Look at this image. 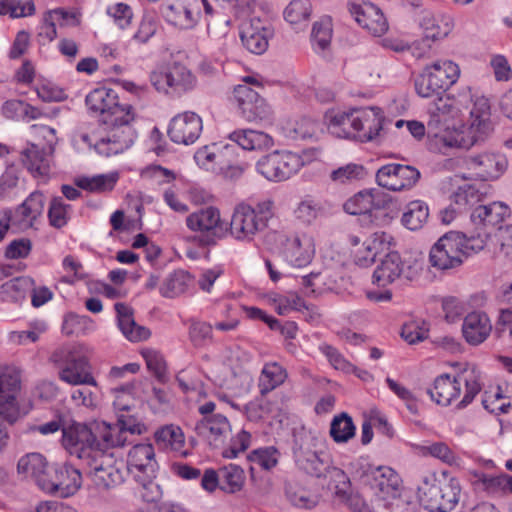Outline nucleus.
<instances>
[{"mask_svg":"<svg viewBox=\"0 0 512 512\" xmlns=\"http://www.w3.org/2000/svg\"><path fill=\"white\" fill-rule=\"evenodd\" d=\"M461 493L460 482L448 471L439 475H425L418 486V497L421 504L431 512H450L459 502Z\"/></svg>","mask_w":512,"mask_h":512,"instance_id":"6e6552de","label":"nucleus"},{"mask_svg":"<svg viewBox=\"0 0 512 512\" xmlns=\"http://www.w3.org/2000/svg\"><path fill=\"white\" fill-rule=\"evenodd\" d=\"M52 153L41 142L31 143L21 152V161L35 177H44L50 172Z\"/></svg>","mask_w":512,"mask_h":512,"instance_id":"72a5a7b5","label":"nucleus"},{"mask_svg":"<svg viewBox=\"0 0 512 512\" xmlns=\"http://www.w3.org/2000/svg\"><path fill=\"white\" fill-rule=\"evenodd\" d=\"M31 2L23 3L20 0H0V14H9L13 18L30 16L34 13Z\"/></svg>","mask_w":512,"mask_h":512,"instance_id":"e2e57ef3","label":"nucleus"},{"mask_svg":"<svg viewBox=\"0 0 512 512\" xmlns=\"http://www.w3.org/2000/svg\"><path fill=\"white\" fill-rule=\"evenodd\" d=\"M220 157V146L216 143L199 148L194 155L196 163L206 170H214L220 164Z\"/></svg>","mask_w":512,"mask_h":512,"instance_id":"4d7b16f0","label":"nucleus"},{"mask_svg":"<svg viewBox=\"0 0 512 512\" xmlns=\"http://www.w3.org/2000/svg\"><path fill=\"white\" fill-rule=\"evenodd\" d=\"M420 178V172L413 166L391 163L382 166L376 173L379 186L391 191L409 190Z\"/></svg>","mask_w":512,"mask_h":512,"instance_id":"aec40b11","label":"nucleus"},{"mask_svg":"<svg viewBox=\"0 0 512 512\" xmlns=\"http://www.w3.org/2000/svg\"><path fill=\"white\" fill-rule=\"evenodd\" d=\"M429 218L428 205L421 200L409 202L403 212L401 223L411 231L421 229Z\"/></svg>","mask_w":512,"mask_h":512,"instance_id":"a19ab883","label":"nucleus"},{"mask_svg":"<svg viewBox=\"0 0 512 512\" xmlns=\"http://www.w3.org/2000/svg\"><path fill=\"white\" fill-rule=\"evenodd\" d=\"M383 193L376 189L363 190L349 198L343 205L344 211L351 215L370 213L384 206Z\"/></svg>","mask_w":512,"mask_h":512,"instance_id":"c9c22d12","label":"nucleus"},{"mask_svg":"<svg viewBox=\"0 0 512 512\" xmlns=\"http://www.w3.org/2000/svg\"><path fill=\"white\" fill-rule=\"evenodd\" d=\"M480 200L478 191L470 185L459 187V189L452 195V203L461 212L468 207L475 205Z\"/></svg>","mask_w":512,"mask_h":512,"instance_id":"0e129e2a","label":"nucleus"},{"mask_svg":"<svg viewBox=\"0 0 512 512\" xmlns=\"http://www.w3.org/2000/svg\"><path fill=\"white\" fill-rule=\"evenodd\" d=\"M304 165L297 153L275 150L261 156L255 163L256 172L271 182H282L297 174Z\"/></svg>","mask_w":512,"mask_h":512,"instance_id":"ddd939ff","label":"nucleus"},{"mask_svg":"<svg viewBox=\"0 0 512 512\" xmlns=\"http://www.w3.org/2000/svg\"><path fill=\"white\" fill-rule=\"evenodd\" d=\"M43 492L59 497L74 495L82 485V474L79 469L66 462L52 466L46 482L43 481Z\"/></svg>","mask_w":512,"mask_h":512,"instance_id":"dca6fc26","label":"nucleus"},{"mask_svg":"<svg viewBox=\"0 0 512 512\" xmlns=\"http://www.w3.org/2000/svg\"><path fill=\"white\" fill-rule=\"evenodd\" d=\"M293 457L297 467L317 478L327 477L331 456L326 451V439L320 433L301 430L294 436Z\"/></svg>","mask_w":512,"mask_h":512,"instance_id":"1a4fd4ad","label":"nucleus"},{"mask_svg":"<svg viewBox=\"0 0 512 512\" xmlns=\"http://www.w3.org/2000/svg\"><path fill=\"white\" fill-rule=\"evenodd\" d=\"M310 0H292L284 10V18L291 25L306 24L311 16Z\"/></svg>","mask_w":512,"mask_h":512,"instance_id":"864d4df0","label":"nucleus"},{"mask_svg":"<svg viewBox=\"0 0 512 512\" xmlns=\"http://www.w3.org/2000/svg\"><path fill=\"white\" fill-rule=\"evenodd\" d=\"M287 378L286 370L278 363L272 362L264 365L259 377L261 394H266L280 386Z\"/></svg>","mask_w":512,"mask_h":512,"instance_id":"79ce46f5","label":"nucleus"},{"mask_svg":"<svg viewBox=\"0 0 512 512\" xmlns=\"http://www.w3.org/2000/svg\"><path fill=\"white\" fill-rule=\"evenodd\" d=\"M278 455V450L271 446L254 450L249 459L261 468L269 470L277 464Z\"/></svg>","mask_w":512,"mask_h":512,"instance_id":"774afa93","label":"nucleus"},{"mask_svg":"<svg viewBox=\"0 0 512 512\" xmlns=\"http://www.w3.org/2000/svg\"><path fill=\"white\" fill-rule=\"evenodd\" d=\"M421 452L425 456L434 457L441 462L462 469L464 467L463 459L458 456L445 442H433L422 446Z\"/></svg>","mask_w":512,"mask_h":512,"instance_id":"37998d69","label":"nucleus"},{"mask_svg":"<svg viewBox=\"0 0 512 512\" xmlns=\"http://www.w3.org/2000/svg\"><path fill=\"white\" fill-rule=\"evenodd\" d=\"M417 273L416 267L405 263L397 252H391L376 267L372 278L374 284L385 287L401 277L412 280Z\"/></svg>","mask_w":512,"mask_h":512,"instance_id":"4be33fe9","label":"nucleus"},{"mask_svg":"<svg viewBox=\"0 0 512 512\" xmlns=\"http://www.w3.org/2000/svg\"><path fill=\"white\" fill-rule=\"evenodd\" d=\"M468 480L476 492L492 498L505 496V474L491 475L479 470H469Z\"/></svg>","mask_w":512,"mask_h":512,"instance_id":"f704fd0d","label":"nucleus"},{"mask_svg":"<svg viewBox=\"0 0 512 512\" xmlns=\"http://www.w3.org/2000/svg\"><path fill=\"white\" fill-rule=\"evenodd\" d=\"M202 130V118L195 112L185 111L171 119L167 133L172 142L191 145L199 139Z\"/></svg>","mask_w":512,"mask_h":512,"instance_id":"5701e85b","label":"nucleus"},{"mask_svg":"<svg viewBox=\"0 0 512 512\" xmlns=\"http://www.w3.org/2000/svg\"><path fill=\"white\" fill-rule=\"evenodd\" d=\"M86 106L101 116V121L109 130L95 145V151L102 156L111 157L129 149L136 138L135 130L130 126L134 119L132 106L121 104L115 90L108 87L95 88L85 99Z\"/></svg>","mask_w":512,"mask_h":512,"instance_id":"f03ea898","label":"nucleus"},{"mask_svg":"<svg viewBox=\"0 0 512 512\" xmlns=\"http://www.w3.org/2000/svg\"><path fill=\"white\" fill-rule=\"evenodd\" d=\"M460 77L458 64L450 59H438L426 65L415 79L416 93L422 98H431L454 85Z\"/></svg>","mask_w":512,"mask_h":512,"instance_id":"f8f14e48","label":"nucleus"},{"mask_svg":"<svg viewBox=\"0 0 512 512\" xmlns=\"http://www.w3.org/2000/svg\"><path fill=\"white\" fill-rule=\"evenodd\" d=\"M154 437L160 448L174 451L184 457L188 455V452L183 449L185 437L180 427L175 425L163 426L155 432Z\"/></svg>","mask_w":512,"mask_h":512,"instance_id":"ea45409f","label":"nucleus"},{"mask_svg":"<svg viewBox=\"0 0 512 512\" xmlns=\"http://www.w3.org/2000/svg\"><path fill=\"white\" fill-rule=\"evenodd\" d=\"M108 427L117 431V438H119L120 443H115L111 448H122L130 443L128 440V433L132 435H140L145 431L144 424L140 422H136L133 418L126 419L124 415H120L118 417L116 424H109Z\"/></svg>","mask_w":512,"mask_h":512,"instance_id":"49530a36","label":"nucleus"},{"mask_svg":"<svg viewBox=\"0 0 512 512\" xmlns=\"http://www.w3.org/2000/svg\"><path fill=\"white\" fill-rule=\"evenodd\" d=\"M354 109L350 111L326 112L325 121L330 134L337 138H355V125L353 123Z\"/></svg>","mask_w":512,"mask_h":512,"instance_id":"4c0bfd02","label":"nucleus"},{"mask_svg":"<svg viewBox=\"0 0 512 512\" xmlns=\"http://www.w3.org/2000/svg\"><path fill=\"white\" fill-rule=\"evenodd\" d=\"M221 480V490L226 493H236L244 485L245 474L242 468L230 464L219 470Z\"/></svg>","mask_w":512,"mask_h":512,"instance_id":"8fccbe9b","label":"nucleus"},{"mask_svg":"<svg viewBox=\"0 0 512 512\" xmlns=\"http://www.w3.org/2000/svg\"><path fill=\"white\" fill-rule=\"evenodd\" d=\"M186 226L212 242L227 236L226 223L221 218L220 210L213 206L204 207L189 214L186 218Z\"/></svg>","mask_w":512,"mask_h":512,"instance_id":"f3484780","label":"nucleus"},{"mask_svg":"<svg viewBox=\"0 0 512 512\" xmlns=\"http://www.w3.org/2000/svg\"><path fill=\"white\" fill-rule=\"evenodd\" d=\"M87 349L83 345L63 346L56 349L50 360L58 367V378L71 386L91 385L98 388Z\"/></svg>","mask_w":512,"mask_h":512,"instance_id":"9d476101","label":"nucleus"},{"mask_svg":"<svg viewBox=\"0 0 512 512\" xmlns=\"http://www.w3.org/2000/svg\"><path fill=\"white\" fill-rule=\"evenodd\" d=\"M268 241L273 243V249L293 267L309 265L316 253L314 237L305 232L274 231L268 235Z\"/></svg>","mask_w":512,"mask_h":512,"instance_id":"9b49d317","label":"nucleus"},{"mask_svg":"<svg viewBox=\"0 0 512 512\" xmlns=\"http://www.w3.org/2000/svg\"><path fill=\"white\" fill-rule=\"evenodd\" d=\"M20 391V377L11 370L0 371V417L8 423L16 422L20 416L17 396Z\"/></svg>","mask_w":512,"mask_h":512,"instance_id":"412c9836","label":"nucleus"},{"mask_svg":"<svg viewBox=\"0 0 512 512\" xmlns=\"http://www.w3.org/2000/svg\"><path fill=\"white\" fill-rule=\"evenodd\" d=\"M350 473L355 481L368 487L379 507L389 512H409L410 502L402 495V479L389 466H374L366 458L351 462Z\"/></svg>","mask_w":512,"mask_h":512,"instance_id":"7ed1b4c3","label":"nucleus"},{"mask_svg":"<svg viewBox=\"0 0 512 512\" xmlns=\"http://www.w3.org/2000/svg\"><path fill=\"white\" fill-rule=\"evenodd\" d=\"M320 351L336 370H340L344 373L357 371V367L352 365L336 348L330 345H322L320 346Z\"/></svg>","mask_w":512,"mask_h":512,"instance_id":"338daca9","label":"nucleus"},{"mask_svg":"<svg viewBox=\"0 0 512 512\" xmlns=\"http://www.w3.org/2000/svg\"><path fill=\"white\" fill-rule=\"evenodd\" d=\"M201 7L206 15H212L214 9L208 0H185L183 3L168 5L163 10L165 20L179 29L194 28L200 17Z\"/></svg>","mask_w":512,"mask_h":512,"instance_id":"a211bd4d","label":"nucleus"},{"mask_svg":"<svg viewBox=\"0 0 512 512\" xmlns=\"http://www.w3.org/2000/svg\"><path fill=\"white\" fill-rule=\"evenodd\" d=\"M127 469L133 477L137 474L152 475L157 473L158 463L155 459L154 447L150 443L134 445L127 456Z\"/></svg>","mask_w":512,"mask_h":512,"instance_id":"7c9ffc66","label":"nucleus"},{"mask_svg":"<svg viewBox=\"0 0 512 512\" xmlns=\"http://www.w3.org/2000/svg\"><path fill=\"white\" fill-rule=\"evenodd\" d=\"M482 404L486 410L494 414L507 413L511 407V399L504 397L498 389L494 393H486L482 399Z\"/></svg>","mask_w":512,"mask_h":512,"instance_id":"69168bd1","label":"nucleus"},{"mask_svg":"<svg viewBox=\"0 0 512 512\" xmlns=\"http://www.w3.org/2000/svg\"><path fill=\"white\" fill-rule=\"evenodd\" d=\"M117 436V431L109 428L104 421H71L63 427L61 445L67 454L82 464L93 463L103 449L120 443Z\"/></svg>","mask_w":512,"mask_h":512,"instance_id":"20e7f679","label":"nucleus"},{"mask_svg":"<svg viewBox=\"0 0 512 512\" xmlns=\"http://www.w3.org/2000/svg\"><path fill=\"white\" fill-rule=\"evenodd\" d=\"M34 281L30 277H16L1 286L2 292L7 294L14 300H19L25 297L27 291L32 289Z\"/></svg>","mask_w":512,"mask_h":512,"instance_id":"bf43d9fd","label":"nucleus"},{"mask_svg":"<svg viewBox=\"0 0 512 512\" xmlns=\"http://www.w3.org/2000/svg\"><path fill=\"white\" fill-rule=\"evenodd\" d=\"M274 203L264 200L251 206L247 203L237 204L226 223L227 236L242 243H251L264 232L274 216Z\"/></svg>","mask_w":512,"mask_h":512,"instance_id":"0eeeda50","label":"nucleus"},{"mask_svg":"<svg viewBox=\"0 0 512 512\" xmlns=\"http://www.w3.org/2000/svg\"><path fill=\"white\" fill-rule=\"evenodd\" d=\"M194 430L209 446L221 448L231 434V425L224 415L216 413L203 417L196 423Z\"/></svg>","mask_w":512,"mask_h":512,"instance_id":"a878e982","label":"nucleus"},{"mask_svg":"<svg viewBox=\"0 0 512 512\" xmlns=\"http://www.w3.org/2000/svg\"><path fill=\"white\" fill-rule=\"evenodd\" d=\"M91 385L78 386L70 393V399L73 404L77 407H85L90 410H94L98 406L97 395L89 389Z\"/></svg>","mask_w":512,"mask_h":512,"instance_id":"680f3d73","label":"nucleus"},{"mask_svg":"<svg viewBox=\"0 0 512 512\" xmlns=\"http://www.w3.org/2000/svg\"><path fill=\"white\" fill-rule=\"evenodd\" d=\"M119 179L118 172L99 174L93 177H81L77 179L76 184L79 188L90 192L111 191Z\"/></svg>","mask_w":512,"mask_h":512,"instance_id":"a18cd8bd","label":"nucleus"},{"mask_svg":"<svg viewBox=\"0 0 512 512\" xmlns=\"http://www.w3.org/2000/svg\"><path fill=\"white\" fill-rule=\"evenodd\" d=\"M425 39L437 41L446 38L454 28L450 15L423 11L419 20Z\"/></svg>","mask_w":512,"mask_h":512,"instance_id":"473e14b6","label":"nucleus"},{"mask_svg":"<svg viewBox=\"0 0 512 512\" xmlns=\"http://www.w3.org/2000/svg\"><path fill=\"white\" fill-rule=\"evenodd\" d=\"M51 468L46 458L37 452L22 456L17 464L18 473L33 480L42 491L43 481H47Z\"/></svg>","mask_w":512,"mask_h":512,"instance_id":"2f4dec72","label":"nucleus"},{"mask_svg":"<svg viewBox=\"0 0 512 512\" xmlns=\"http://www.w3.org/2000/svg\"><path fill=\"white\" fill-rule=\"evenodd\" d=\"M464 166L470 171L471 177L496 180L507 170L508 160L502 153L485 151L466 157Z\"/></svg>","mask_w":512,"mask_h":512,"instance_id":"6ab92c4d","label":"nucleus"},{"mask_svg":"<svg viewBox=\"0 0 512 512\" xmlns=\"http://www.w3.org/2000/svg\"><path fill=\"white\" fill-rule=\"evenodd\" d=\"M188 332L191 343L197 348L206 347L213 342V327L207 322L191 320Z\"/></svg>","mask_w":512,"mask_h":512,"instance_id":"5fc2aeb1","label":"nucleus"},{"mask_svg":"<svg viewBox=\"0 0 512 512\" xmlns=\"http://www.w3.org/2000/svg\"><path fill=\"white\" fill-rule=\"evenodd\" d=\"M233 100L239 115L248 122L270 121L274 112L267 101L246 84L234 87Z\"/></svg>","mask_w":512,"mask_h":512,"instance_id":"2eb2a0df","label":"nucleus"},{"mask_svg":"<svg viewBox=\"0 0 512 512\" xmlns=\"http://www.w3.org/2000/svg\"><path fill=\"white\" fill-rule=\"evenodd\" d=\"M70 205L65 204L61 197H54L48 209V218L51 226L64 227L69 219Z\"/></svg>","mask_w":512,"mask_h":512,"instance_id":"13d9d810","label":"nucleus"},{"mask_svg":"<svg viewBox=\"0 0 512 512\" xmlns=\"http://www.w3.org/2000/svg\"><path fill=\"white\" fill-rule=\"evenodd\" d=\"M384 120L383 111L379 107L354 109L355 138L362 142L373 141L383 129Z\"/></svg>","mask_w":512,"mask_h":512,"instance_id":"bb28decb","label":"nucleus"},{"mask_svg":"<svg viewBox=\"0 0 512 512\" xmlns=\"http://www.w3.org/2000/svg\"><path fill=\"white\" fill-rule=\"evenodd\" d=\"M114 448L103 449L93 463L85 465L90 469L92 482L100 489H110L124 482L123 463L114 455Z\"/></svg>","mask_w":512,"mask_h":512,"instance_id":"4468645a","label":"nucleus"},{"mask_svg":"<svg viewBox=\"0 0 512 512\" xmlns=\"http://www.w3.org/2000/svg\"><path fill=\"white\" fill-rule=\"evenodd\" d=\"M481 371L473 364H465L456 374L443 373L437 376L427 394L437 405L447 407L458 400L465 391L462 399L457 403V408L468 406L481 391Z\"/></svg>","mask_w":512,"mask_h":512,"instance_id":"39448f33","label":"nucleus"},{"mask_svg":"<svg viewBox=\"0 0 512 512\" xmlns=\"http://www.w3.org/2000/svg\"><path fill=\"white\" fill-rule=\"evenodd\" d=\"M461 331L463 338L469 345L478 346L490 336L492 323L485 312L473 311L463 319Z\"/></svg>","mask_w":512,"mask_h":512,"instance_id":"c756f323","label":"nucleus"},{"mask_svg":"<svg viewBox=\"0 0 512 512\" xmlns=\"http://www.w3.org/2000/svg\"><path fill=\"white\" fill-rule=\"evenodd\" d=\"M273 30L265 21L251 18L242 23L240 38L243 46L251 53L261 55L268 49Z\"/></svg>","mask_w":512,"mask_h":512,"instance_id":"393cba45","label":"nucleus"},{"mask_svg":"<svg viewBox=\"0 0 512 512\" xmlns=\"http://www.w3.org/2000/svg\"><path fill=\"white\" fill-rule=\"evenodd\" d=\"M45 197L41 192L31 193L25 201L17 206L15 210H2L9 215V225L20 231H26L34 226L35 221L43 213Z\"/></svg>","mask_w":512,"mask_h":512,"instance_id":"b1692460","label":"nucleus"},{"mask_svg":"<svg viewBox=\"0 0 512 512\" xmlns=\"http://www.w3.org/2000/svg\"><path fill=\"white\" fill-rule=\"evenodd\" d=\"M137 483V494L145 502H154L162 496L160 486L155 482L156 473L152 475L137 474L133 477Z\"/></svg>","mask_w":512,"mask_h":512,"instance_id":"603ef678","label":"nucleus"},{"mask_svg":"<svg viewBox=\"0 0 512 512\" xmlns=\"http://www.w3.org/2000/svg\"><path fill=\"white\" fill-rule=\"evenodd\" d=\"M274 309L279 315H287L291 311L308 310V306L304 300L296 293L289 292L287 294H275L269 298Z\"/></svg>","mask_w":512,"mask_h":512,"instance_id":"3c124183","label":"nucleus"},{"mask_svg":"<svg viewBox=\"0 0 512 512\" xmlns=\"http://www.w3.org/2000/svg\"><path fill=\"white\" fill-rule=\"evenodd\" d=\"M428 112V129L444 148L468 150L484 142L492 131L489 99L469 86L438 97Z\"/></svg>","mask_w":512,"mask_h":512,"instance_id":"f257e3e1","label":"nucleus"},{"mask_svg":"<svg viewBox=\"0 0 512 512\" xmlns=\"http://www.w3.org/2000/svg\"><path fill=\"white\" fill-rule=\"evenodd\" d=\"M350 13L356 22L373 36L380 37L388 31V22L382 11L370 2L352 3Z\"/></svg>","mask_w":512,"mask_h":512,"instance_id":"c85d7f7f","label":"nucleus"},{"mask_svg":"<svg viewBox=\"0 0 512 512\" xmlns=\"http://www.w3.org/2000/svg\"><path fill=\"white\" fill-rule=\"evenodd\" d=\"M487 243V233L466 235L460 232H449L438 239L429 253L432 267L446 271L458 268L471 253L481 251Z\"/></svg>","mask_w":512,"mask_h":512,"instance_id":"423d86ee","label":"nucleus"},{"mask_svg":"<svg viewBox=\"0 0 512 512\" xmlns=\"http://www.w3.org/2000/svg\"><path fill=\"white\" fill-rule=\"evenodd\" d=\"M229 139L244 150H264L274 146L273 138L266 132L253 129H239L229 135Z\"/></svg>","mask_w":512,"mask_h":512,"instance_id":"e433bc0d","label":"nucleus"},{"mask_svg":"<svg viewBox=\"0 0 512 512\" xmlns=\"http://www.w3.org/2000/svg\"><path fill=\"white\" fill-rule=\"evenodd\" d=\"M286 496L290 503L298 508L311 509L318 503L316 495L294 484H288L286 486Z\"/></svg>","mask_w":512,"mask_h":512,"instance_id":"6e6d98bb","label":"nucleus"},{"mask_svg":"<svg viewBox=\"0 0 512 512\" xmlns=\"http://www.w3.org/2000/svg\"><path fill=\"white\" fill-rule=\"evenodd\" d=\"M333 28L330 18H323L313 24L311 43L318 54H323L330 47Z\"/></svg>","mask_w":512,"mask_h":512,"instance_id":"c03bdc74","label":"nucleus"},{"mask_svg":"<svg viewBox=\"0 0 512 512\" xmlns=\"http://www.w3.org/2000/svg\"><path fill=\"white\" fill-rule=\"evenodd\" d=\"M365 176V169L362 165L349 163L339 167L331 172V179L335 182L344 184L355 180L362 179Z\"/></svg>","mask_w":512,"mask_h":512,"instance_id":"052dcab7","label":"nucleus"},{"mask_svg":"<svg viewBox=\"0 0 512 512\" xmlns=\"http://www.w3.org/2000/svg\"><path fill=\"white\" fill-rule=\"evenodd\" d=\"M356 427L347 413L335 416L330 425V436L336 443H347L355 436Z\"/></svg>","mask_w":512,"mask_h":512,"instance_id":"09e8293b","label":"nucleus"},{"mask_svg":"<svg viewBox=\"0 0 512 512\" xmlns=\"http://www.w3.org/2000/svg\"><path fill=\"white\" fill-rule=\"evenodd\" d=\"M509 215L510 208L504 202L496 201L487 205H479L471 213V222L476 230L472 233L477 235L486 232L488 239L491 228L496 227Z\"/></svg>","mask_w":512,"mask_h":512,"instance_id":"cd10ccee","label":"nucleus"},{"mask_svg":"<svg viewBox=\"0 0 512 512\" xmlns=\"http://www.w3.org/2000/svg\"><path fill=\"white\" fill-rule=\"evenodd\" d=\"M283 135L290 140L318 139L322 133L320 123L310 118L287 121L281 127Z\"/></svg>","mask_w":512,"mask_h":512,"instance_id":"58836bf2","label":"nucleus"},{"mask_svg":"<svg viewBox=\"0 0 512 512\" xmlns=\"http://www.w3.org/2000/svg\"><path fill=\"white\" fill-rule=\"evenodd\" d=\"M190 276L183 270H176L170 273L160 286V293L163 297L174 298L184 293L188 287Z\"/></svg>","mask_w":512,"mask_h":512,"instance_id":"de8ad7c7","label":"nucleus"}]
</instances>
